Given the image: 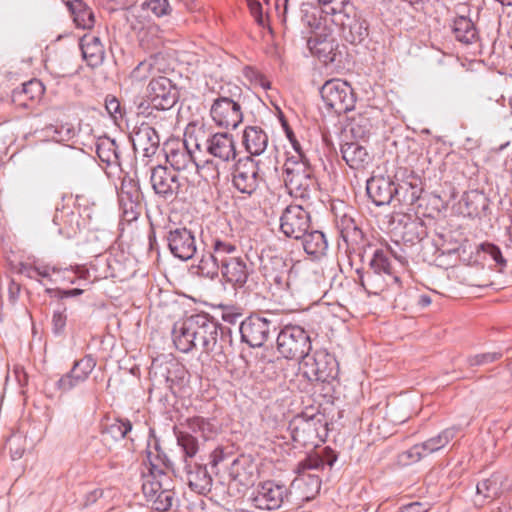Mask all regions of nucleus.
I'll use <instances>...</instances> for the list:
<instances>
[{
	"mask_svg": "<svg viewBox=\"0 0 512 512\" xmlns=\"http://www.w3.org/2000/svg\"><path fill=\"white\" fill-rule=\"evenodd\" d=\"M67 316L64 312H54L52 317L53 331L55 333H62L66 326Z\"/></svg>",
	"mask_w": 512,
	"mask_h": 512,
	"instance_id": "nucleus-51",
	"label": "nucleus"
},
{
	"mask_svg": "<svg viewBox=\"0 0 512 512\" xmlns=\"http://www.w3.org/2000/svg\"><path fill=\"white\" fill-rule=\"evenodd\" d=\"M303 237V247L306 253L314 256H321L325 254L328 243L321 231H312L305 234Z\"/></svg>",
	"mask_w": 512,
	"mask_h": 512,
	"instance_id": "nucleus-32",
	"label": "nucleus"
},
{
	"mask_svg": "<svg viewBox=\"0 0 512 512\" xmlns=\"http://www.w3.org/2000/svg\"><path fill=\"white\" fill-rule=\"evenodd\" d=\"M167 162L177 171H184L188 167L195 168L192 156L185 150H172L166 156Z\"/></svg>",
	"mask_w": 512,
	"mask_h": 512,
	"instance_id": "nucleus-36",
	"label": "nucleus"
},
{
	"mask_svg": "<svg viewBox=\"0 0 512 512\" xmlns=\"http://www.w3.org/2000/svg\"><path fill=\"white\" fill-rule=\"evenodd\" d=\"M191 183H192V185H193V186H195V185H196V181H195V179H192V180H191Z\"/></svg>",
	"mask_w": 512,
	"mask_h": 512,
	"instance_id": "nucleus-61",
	"label": "nucleus"
},
{
	"mask_svg": "<svg viewBox=\"0 0 512 512\" xmlns=\"http://www.w3.org/2000/svg\"><path fill=\"white\" fill-rule=\"evenodd\" d=\"M51 271L55 273L58 272L59 270L56 269L55 267L50 268L48 266L34 267L29 270L28 276L30 278H36L37 276L47 278L50 276Z\"/></svg>",
	"mask_w": 512,
	"mask_h": 512,
	"instance_id": "nucleus-53",
	"label": "nucleus"
},
{
	"mask_svg": "<svg viewBox=\"0 0 512 512\" xmlns=\"http://www.w3.org/2000/svg\"><path fill=\"white\" fill-rule=\"evenodd\" d=\"M501 357L499 353H483L472 356L468 359L470 366H481L488 363H492Z\"/></svg>",
	"mask_w": 512,
	"mask_h": 512,
	"instance_id": "nucleus-47",
	"label": "nucleus"
},
{
	"mask_svg": "<svg viewBox=\"0 0 512 512\" xmlns=\"http://www.w3.org/2000/svg\"><path fill=\"white\" fill-rule=\"evenodd\" d=\"M82 293H83V290L78 289V288L70 289V290H63L60 292L61 297H75V296L81 295Z\"/></svg>",
	"mask_w": 512,
	"mask_h": 512,
	"instance_id": "nucleus-57",
	"label": "nucleus"
},
{
	"mask_svg": "<svg viewBox=\"0 0 512 512\" xmlns=\"http://www.w3.org/2000/svg\"><path fill=\"white\" fill-rule=\"evenodd\" d=\"M105 107L111 116L120 113V103L115 97L106 98Z\"/></svg>",
	"mask_w": 512,
	"mask_h": 512,
	"instance_id": "nucleus-55",
	"label": "nucleus"
},
{
	"mask_svg": "<svg viewBox=\"0 0 512 512\" xmlns=\"http://www.w3.org/2000/svg\"><path fill=\"white\" fill-rule=\"evenodd\" d=\"M480 249L488 254L497 264L505 266L506 260L504 259L501 250L498 246L492 243H482Z\"/></svg>",
	"mask_w": 512,
	"mask_h": 512,
	"instance_id": "nucleus-46",
	"label": "nucleus"
},
{
	"mask_svg": "<svg viewBox=\"0 0 512 512\" xmlns=\"http://www.w3.org/2000/svg\"><path fill=\"white\" fill-rule=\"evenodd\" d=\"M259 182L257 163L251 157L239 160L233 174L235 188L242 193L252 194L257 189Z\"/></svg>",
	"mask_w": 512,
	"mask_h": 512,
	"instance_id": "nucleus-16",
	"label": "nucleus"
},
{
	"mask_svg": "<svg viewBox=\"0 0 512 512\" xmlns=\"http://www.w3.org/2000/svg\"><path fill=\"white\" fill-rule=\"evenodd\" d=\"M80 47L89 66L96 67L103 62L105 49L98 36L85 34L80 40Z\"/></svg>",
	"mask_w": 512,
	"mask_h": 512,
	"instance_id": "nucleus-25",
	"label": "nucleus"
},
{
	"mask_svg": "<svg viewBox=\"0 0 512 512\" xmlns=\"http://www.w3.org/2000/svg\"><path fill=\"white\" fill-rule=\"evenodd\" d=\"M286 496L285 485L274 480H266L253 488L247 497V502L256 509L275 510L281 507Z\"/></svg>",
	"mask_w": 512,
	"mask_h": 512,
	"instance_id": "nucleus-10",
	"label": "nucleus"
},
{
	"mask_svg": "<svg viewBox=\"0 0 512 512\" xmlns=\"http://www.w3.org/2000/svg\"><path fill=\"white\" fill-rule=\"evenodd\" d=\"M71 75H73L72 71H65V72L59 74V76H61V77H68V76H71Z\"/></svg>",
	"mask_w": 512,
	"mask_h": 512,
	"instance_id": "nucleus-59",
	"label": "nucleus"
},
{
	"mask_svg": "<svg viewBox=\"0 0 512 512\" xmlns=\"http://www.w3.org/2000/svg\"><path fill=\"white\" fill-rule=\"evenodd\" d=\"M300 362V370L309 381L326 382L334 377L335 359L324 350L305 354Z\"/></svg>",
	"mask_w": 512,
	"mask_h": 512,
	"instance_id": "nucleus-11",
	"label": "nucleus"
},
{
	"mask_svg": "<svg viewBox=\"0 0 512 512\" xmlns=\"http://www.w3.org/2000/svg\"><path fill=\"white\" fill-rule=\"evenodd\" d=\"M153 71V64L150 61L140 62L131 72V79L136 82L145 81Z\"/></svg>",
	"mask_w": 512,
	"mask_h": 512,
	"instance_id": "nucleus-42",
	"label": "nucleus"
},
{
	"mask_svg": "<svg viewBox=\"0 0 512 512\" xmlns=\"http://www.w3.org/2000/svg\"><path fill=\"white\" fill-rule=\"evenodd\" d=\"M177 442L183 449L186 457L192 458L196 455L198 451V442L194 436L185 432H180L177 435Z\"/></svg>",
	"mask_w": 512,
	"mask_h": 512,
	"instance_id": "nucleus-40",
	"label": "nucleus"
},
{
	"mask_svg": "<svg viewBox=\"0 0 512 512\" xmlns=\"http://www.w3.org/2000/svg\"><path fill=\"white\" fill-rule=\"evenodd\" d=\"M309 227V213L301 205H289L280 218V229L287 237L299 239Z\"/></svg>",
	"mask_w": 512,
	"mask_h": 512,
	"instance_id": "nucleus-15",
	"label": "nucleus"
},
{
	"mask_svg": "<svg viewBox=\"0 0 512 512\" xmlns=\"http://www.w3.org/2000/svg\"><path fill=\"white\" fill-rule=\"evenodd\" d=\"M453 33L458 41L465 44L473 43L477 38V31L473 22L464 16L457 17L454 20Z\"/></svg>",
	"mask_w": 512,
	"mask_h": 512,
	"instance_id": "nucleus-29",
	"label": "nucleus"
},
{
	"mask_svg": "<svg viewBox=\"0 0 512 512\" xmlns=\"http://www.w3.org/2000/svg\"><path fill=\"white\" fill-rule=\"evenodd\" d=\"M277 349L287 359H301L311 350L310 336L300 326L287 325L277 337Z\"/></svg>",
	"mask_w": 512,
	"mask_h": 512,
	"instance_id": "nucleus-8",
	"label": "nucleus"
},
{
	"mask_svg": "<svg viewBox=\"0 0 512 512\" xmlns=\"http://www.w3.org/2000/svg\"><path fill=\"white\" fill-rule=\"evenodd\" d=\"M359 274L360 285L369 295H381L388 289L400 286V278L388 256V252L378 249L374 252L369 269Z\"/></svg>",
	"mask_w": 512,
	"mask_h": 512,
	"instance_id": "nucleus-2",
	"label": "nucleus"
},
{
	"mask_svg": "<svg viewBox=\"0 0 512 512\" xmlns=\"http://www.w3.org/2000/svg\"><path fill=\"white\" fill-rule=\"evenodd\" d=\"M372 128L371 119L365 113L354 117L351 122V132L360 138L366 137Z\"/></svg>",
	"mask_w": 512,
	"mask_h": 512,
	"instance_id": "nucleus-39",
	"label": "nucleus"
},
{
	"mask_svg": "<svg viewBox=\"0 0 512 512\" xmlns=\"http://www.w3.org/2000/svg\"><path fill=\"white\" fill-rule=\"evenodd\" d=\"M260 271L273 294L289 288V268L282 257L262 258Z\"/></svg>",
	"mask_w": 512,
	"mask_h": 512,
	"instance_id": "nucleus-13",
	"label": "nucleus"
},
{
	"mask_svg": "<svg viewBox=\"0 0 512 512\" xmlns=\"http://www.w3.org/2000/svg\"><path fill=\"white\" fill-rule=\"evenodd\" d=\"M131 141L136 152L144 156L155 153L159 145V136L156 130L147 123H142L132 134Z\"/></svg>",
	"mask_w": 512,
	"mask_h": 512,
	"instance_id": "nucleus-22",
	"label": "nucleus"
},
{
	"mask_svg": "<svg viewBox=\"0 0 512 512\" xmlns=\"http://www.w3.org/2000/svg\"><path fill=\"white\" fill-rule=\"evenodd\" d=\"M132 424L127 419H119L116 420L115 423H113L110 426V431L112 433H116L120 436V438H125L126 435L131 431Z\"/></svg>",
	"mask_w": 512,
	"mask_h": 512,
	"instance_id": "nucleus-49",
	"label": "nucleus"
},
{
	"mask_svg": "<svg viewBox=\"0 0 512 512\" xmlns=\"http://www.w3.org/2000/svg\"><path fill=\"white\" fill-rule=\"evenodd\" d=\"M421 301L424 305H429L431 302L428 297H422Z\"/></svg>",
	"mask_w": 512,
	"mask_h": 512,
	"instance_id": "nucleus-60",
	"label": "nucleus"
},
{
	"mask_svg": "<svg viewBox=\"0 0 512 512\" xmlns=\"http://www.w3.org/2000/svg\"><path fill=\"white\" fill-rule=\"evenodd\" d=\"M427 453L425 451V448L423 447L422 443L414 445L409 450H407L405 453H403L402 457L406 458V463H414L419 461L421 458L426 457Z\"/></svg>",
	"mask_w": 512,
	"mask_h": 512,
	"instance_id": "nucleus-48",
	"label": "nucleus"
},
{
	"mask_svg": "<svg viewBox=\"0 0 512 512\" xmlns=\"http://www.w3.org/2000/svg\"><path fill=\"white\" fill-rule=\"evenodd\" d=\"M220 261V270L224 280L234 286H242L248 278V269L245 261L237 254L236 247L230 243L220 246L217 252Z\"/></svg>",
	"mask_w": 512,
	"mask_h": 512,
	"instance_id": "nucleus-9",
	"label": "nucleus"
},
{
	"mask_svg": "<svg viewBox=\"0 0 512 512\" xmlns=\"http://www.w3.org/2000/svg\"><path fill=\"white\" fill-rule=\"evenodd\" d=\"M241 316L242 313L240 311H236L233 308H226L223 311L222 319L229 324H235Z\"/></svg>",
	"mask_w": 512,
	"mask_h": 512,
	"instance_id": "nucleus-54",
	"label": "nucleus"
},
{
	"mask_svg": "<svg viewBox=\"0 0 512 512\" xmlns=\"http://www.w3.org/2000/svg\"><path fill=\"white\" fill-rule=\"evenodd\" d=\"M270 326L268 319L250 316L240 325L242 339L252 347H260L269 338Z\"/></svg>",
	"mask_w": 512,
	"mask_h": 512,
	"instance_id": "nucleus-17",
	"label": "nucleus"
},
{
	"mask_svg": "<svg viewBox=\"0 0 512 512\" xmlns=\"http://www.w3.org/2000/svg\"><path fill=\"white\" fill-rule=\"evenodd\" d=\"M178 176L163 166H157L151 173V184L154 191L164 197L173 195L178 191L180 185L177 183Z\"/></svg>",
	"mask_w": 512,
	"mask_h": 512,
	"instance_id": "nucleus-23",
	"label": "nucleus"
},
{
	"mask_svg": "<svg viewBox=\"0 0 512 512\" xmlns=\"http://www.w3.org/2000/svg\"><path fill=\"white\" fill-rule=\"evenodd\" d=\"M187 482L191 490L204 494L210 490L212 485V478L209 475L205 466L201 465H187Z\"/></svg>",
	"mask_w": 512,
	"mask_h": 512,
	"instance_id": "nucleus-26",
	"label": "nucleus"
},
{
	"mask_svg": "<svg viewBox=\"0 0 512 512\" xmlns=\"http://www.w3.org/2000/svg\"><path fill=\"white\" fill-rule=\"evenodd\" d=\"M217 335L216 323L205 314H197L175 325L173 342L175 347L184 353L193 348L209 352L217 343Z\"/></svg>",
	"mask_w": 512,
	"mask_h": 512,
	"instance_id": "nucleus-1",
	"label": "nucleus"
},
{
	"mask_svg": "<svg viewBox=\"0 0 512 512\" xmlns=\"http://www.w3.org/2000/svg\"><path fill=\"white\" fill-rule=\"evenodd\" d=\"M283 126L285 129L286 136H287L289 142L291 143L292 148L297 153L298 158H304V153L302 151V147H301L299 141L297 140L294 132L286 123H284Z\"/></svg>",
	"mask_w": 512,
	"mask_h": 512,
	"instance_id": "nucleus-50",
	"label": "nucleus"
},
{
	"mask_svg": "<svg viewBox=\"0 0 512 512\" xmlns=\"http://www.w3.org/2000/svg\"><path fill=\"white\" fill-rule=\"evenodd\" d=\"M163 480H168V477L165 474L156 476L151 473L145 477L142 484V490L147 500L155 498V495L158 493L168 490V488L163 487Z\"/></svg>",
	"mask_w": 512,
	"mask_h": 512,
	"instance_id": "nucleus-35",
	"label": "nucleus"
},
{
	"mask_svg": "<svg viewBox=\"0 0 512 512\" xmlns=\"http://www.w3.org/2000/svg\"><path fill=\"white\" fill-rule=\"evenodd\" d=\"M307 44L311 53L325 65L333 63L339 55V45L331 34L315 35Z\"/></svg>",
	"mask_w": 512,
	"mask_h": 512,
	"instance_id": "nucleus-19",
	"label": "nucleus"
},
{
	"mask_svg": "<svg viewBox=\"0 0 512 512\" xmlns=\"http://www.w3.org/2000/svg\"><path fill=\"white\" fill-rule=\"evenodd\" d=\"M146 95L151 105L158 110L172 108L178 97L172 81L164 76H159L150 81Z\"/></svg>",
	"mask_w": 512,
	"mask_h": 512,
	"instance_id": "nucleus-14",
	"label": "nucleus"
},
{
	"mask_svg": "<svg viewBox=\"0 0 512 512\" xmlns=\"http://www.w3.org/2000/svg\"><path fill=\"white\" fill-rule=\"evenodd\" d=\"M342 158L355 170L365 169L372 161L367 148L358 142H346L341 146Z\"/></svg>",
	"mask_w": 512,
	"mask_h": 512,
	"instance_id": "nucleus-24",
	"label": "nucleus"
},
{
	"mask_svg": "<svg viewBox=\"0 0 512 512\" xmlns=\"http://www.w3.org/2000/svg\"><path fill=\"white\" fill-rule=\"evenodd\" d=\"M229 475L230 487L249 486L256 480L257 466L250 458L241 456L231 464Z\"/></svg>",
	"mask_w": 512,
	"mask_h": 512,
	"instance_id": "nucleus-20",
	"label": "nucleus"
},
{
	"mask_svg": "<svg viewBox=\"0 0 512 512\" xmlns=\"http://www.w3.org/2000/svg\"><path fill=\"white\" fill-rule=\"evenodd\" d=\"M95 367L96 360L91 355L84 356L75 361L71 370L62 375L58 381H47L44 386L45 393L48 397L53 398L57 392L65 393L72 390L85 382Z\"/></svg>",
	"mask_w": 512,
	"mask_h": 512,
	"instance_id": "nucleus-6",
	"label": "nucleus"
},
{
	"mask_svg": "<svg viewBox=\"0 0 512 512\" xmlns=\"http://www.w3.org/2000/svg\"><path fill=\"white\" fill-rule=\"evenodd\" d=\"M316 424L317 422L313 419L299 421L293 430L294 441L302 444H306L308 442L313 443L314 439L317 438L318 435Z\"/></svg>",
	"mask_w": 512,
	"mask_h": 512,
	"instance_id": "nucleus-34",
	"label": "nucleus"
},
{
	"mask_svg": "<svg viewBox=\"0 0 512 512\" xmlns=\"http://www.w3.org/2000/svg\"><path fill=\"white\" fill-rule=\"evenodd\" d=\"M366 190L368 196L377 206L389 204L395 195L401 194L402 190L405 191L402 201L410 205L414 204L421 194V189L417 184L404 183L396 188L394 182L384 176L371 177L367 181Z\"/></svg>",
	"mask_w": 512,
	"mask_h": 512,
	"instance_id": "nucleus-3",
	"label": "nucleus"
},
{
	"mask_svg": "<svg viewBox=\"0 0 512 512\" xmlns=\"http://www.w3.org/2000/svg\"><path fill=\"white\" fill-rule=\"evenodd\" d=\"M174 498V492L170 489L160 492L155 495V498H150L148 501L152 502L155 510L164 512L171 508Z\"/></svg>",
	"mask_w": 512,
	"mask_h": 512,
	"instance_id": "nucleus-41",
	"label": "nucleus"
},
{
	"mask_svg": "<svg viewBox=\"0 0 512 512\" xmlns=\"http://www.w3.org/2000/svg\"><path fill=\"white\" fill-rule=\"evenodd\" d=\"M261 85H262V87H263L264 89H268V88H270V83H269V81H267V80H265V79H263V80L261 81Z\"/></svg>",
	"mask_w": 512,
	"mask_h": 512,
	"instance_id": "nucleus-58",
	"label": "nucleus"
},
{
	"mask_svg": "<svg viewBox=\"0 0 512 512\" xmlns=\"http://www.w3.org/2000/svg\"><path fill=\"white\" fill-rule=\"evenodd\" d=\"M319 3L326 13L341 14L345 11L349 0H319Z\"/></svg>",
	"mask_w": 512,
	"mask_h": 512,
	"instance_id": "nucleus-44",
	"label": "nucleus"
},
{
	"mask_svg": "<svg viewBox=\"0 0 512 512\" xmlns=\"http://www.w3.org/2000/svg\"><path fill=\"white\" fill-rule=\"evenodd\" d=\"M325 465L323 458L318 454H310L304 461L299 465L300 474H305L309 470L322 469Z\"/></svg>",
	"mask_w": 512,
	"mask_h": 512,
	"instance_id": "nucleus-43",
	"label": "nucleus"
},
{
	"mask_svg": "<svg viewBox=\"0 0 512 512\" xmlns=\"http://www.w3.org/2000/svg\"><path fill=\"white\" fill-rule=\"evenodd\" d=\"M456 436L455 428L442 430L438 435L429 438L422 443L427 456L446 447Z\"/></svg>",
	"mask_w": 512,
	"mask_h": 512,
	"instance_id": "nucleus-33",
	"label": "nucleus"
},
{
	"mask_svg": "<svg viewBox=\"0 0 512 512\" xmlns=\"http://www.w3.org/2000/svg\"><path fill=\"white\" fill-rule=\"evenodd\" d=\"M146 6L158 17L168 15L171 12L168 0H148Z\"/></svg>",
	"mask_w": 512,
	"mask_h": 512,
	"instance_id": "nucleus-45",
	"label": "nucleus"
},
{
	"mask_svg": "<svg viewBox=\"0 0 512 512\" xmlns=\"http://www.w3.org/2000/svg\"><path fill=\"white\" fill-rule=\"evenodd\" d=\"M168 245L173 255L181 260H189L196 253L195 238L186 228L170 231Z\"/></svg>",
	"mask_w": 512,
	"mask_h": 512,
	"instance_id": "nucleus-18",
	"label": "nucleus"
},
{
	"mask_svg": "<svg viewBox=\"0 0 512 512\" xmlns=\"http://www.w3.org/2000/svg\"><path fill=\"white\" fill-rule=\"evenodd\" d=\"M476 492L479 497H482L480 506L484 505L486 500L493 499L498 493L497 479L494 477L484 479L476 486Z\"/></svg>",
	"mask_w": 512,
	"mask_h": 512,
	"instance_id": "nucleus-38",
	"label": "nucleus"
},
{
	"mask_svg": "<svg viewBox=\"0 0 512 512\" xmlns=\"http://www.w3.org/2000/svg\"><path fill=\"white\" fill-rule=\"evenodd\" d=\"M220 246H224V242L216 241L214 244V252L203 255L199 265L198 270L202 276L208 278H214L218 274V270L220 269V261L216 259L218 249Z\"/></svg>",
	"mask_w": 512,
	"mask_h": 512,
	"instance_id": "nucleus-31",
	"label": "nucleus"
},
{
	"mask_svg": "<svg viewBox=\"0 0 512 512\" xmlns=\"http://www.w3.org/2000/svg\"><path fill=\"white\" fill-rule=\"evenodd\" d=\"M69 10L73 16L75 24L83 29H90L94 26L95 19L91 9L81 0L69 2Z\"/></svg>",
	"mask_w": 512,
	"mask_h": 512,
	"instance_id": "nucleus-28",
	"label": "nucleus"
},
{
	"mask_svg": "<svg viewBox=\"0 0 512 512\" xmlns=\"http://www.w3.org/2000/svg\"><path fill=\"white\" fill-rule=\"evenodd\" d=\"M44 92V85L39 80L33 79L13 90L12 102L18 107L30 108L42 99Z\"/></svg>",
	"mask_w": 512,
	"mask_h": 512,
	"instance_id": "nucleus-21",
	"label": "nucleus"
},
{
	"mask_svg": "<svg viewBox=\"0 0 512 512\" xmlns=\"http://www.w3.org/2000/svg\"><path fill=\"white\" fill-rule=\"evenodd\" d=\"M219 164L217 161L215 163L212 160H207L202 165L195 166L194 174H198L207 183L215 184L220 176Z\"/></svg>",
	"mask_w": 512,
	"mask_h": 512,
	"instance_id": "nucleus-37",
	"label": "nucleus"
},
{
	"mask_svg": "<svg viewBox=\"0 0 512 512\" xmlns=\"http://www.w3.org/2000/svg\"><path fill=\"white\" fill-rule=\"evenodd\" d=\"M210 116L216 126L225 129H235L243 120L240 104L225 96H220L213 101Z\"/></svg>",
	"mask_w": 512,
	"mask_h": 512,
	"instance_id": "nucleus-12",
	"label": "nucleus"
},
{
	"mask_svg": "<svg viewBox=\"0 0 512 512\" xmlns=\"http://www.w3.org/2000/svg\"><path fill=\"white\" fill-rule=\"evenodd\" d=\"M297 487L303 500L309 501L316 497L321 488V480L316 475L300 474L296 479Z\"/></svg>",
	"mask_w": 512,
	"mask_h": 512,
	"instance_id": "nucleus-30",
	"label": "nucleus"
},
{
	"mask_svg": "<svg viewBox=\"0 0 512 512\" xmlns=\"http://www.w3.org/2000/svg\"><path fill=\"white\" fill-rule=\"evenodd\" d=\"M243 143L251 155H260L267 148L268 136L261 128L250 126L244 130Z\"/></svg>",
	"mask_w": 512,
	"mask_h": 512,
	"instance_id": "nucleus-27",
	"label": "nucleus"
},
{
	"mask_svg": "<svg viewBox=\"0 0 512 512\" xmlns=\"http://www.w3.org/2000/svg\"><path fill=\"white\" fill-rule=\"evenodd\" d=\"M102 495V492L98 489H95L93 491H91L88 495H87V499L86 501L84 502L85 505H89V504H92L94 502L97 501V499Z\"/></svg>",
	"mask_w": 512,
	"mask_h": 512,
	"instance_id": "nucleus-56",
	"label": "nucleus"
},
{
	"mask_svg": "<svg viewBox=\"0 0 512 512\" xmlns=\"http://www.w3.org/2000/svg\"><path fill=\"white\" fill-rule=\"evenodd\" d=\"M249 10L259 24L264 23L262 5L258 0H246Z\"/></svg>",
	"mask_w": 512,
	"mask_h": 512,
	"instance_id": "nucleus-52",
	"label": "nucleus"
},
{
	"mask_svg": "<svg viewBox=\"0 0 512 512\" xmlns=\"http://www.w3.org/2000/svg\"><path fill=\"white\" fill-rule=\"evenodd\" d=\"M320 94L326 108L338 114L351 111L356 102L352 87L341 79L327 80L322 85Z\"/></svg>",
	"mask_w": 512,
	"mask_h": 512,
	"instance_id": "nucleus-7",
	"label": "nucleus"
},
{
	"mask_svg": "<svg viewBox=\"0 0 512 512\" xmlns=\"http://www.w3.org/2000/svg\"><path fill=\"white\" fill-rule=\"evenodd\" d=\"M285 185L291 196L308 199L315 191L316 181L313 170L303 158H289L284 164Z\"/></svg>",
	"mask_w": 512,
	"mask_h": 512,
	"instance_id": "nucleus-5",
	"label": "nucleus"
},
{
	"mask_svg": "<svg viewBox=\"0 0 512 512\" xmlns=\"http://www.w3.org/2000/svg\"><path fill=\"white\" fill-rule=\"evenodd\" d=\"M189 138L194 140L195 147L199 150H205L218 163H228L234 161L237 156L236 143L231 134L215 133L209 138L200 142V138L205 136L204 126L192 127V131L188 132Z\"/></svg>",
	"mask_w": 512,
	"mask_h": 512,
	"instance_id": "nucleus-4",
	"label": "nucleus"
}]
</instances>
